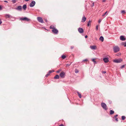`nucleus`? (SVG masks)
Instances as JSON below:
<instances>
[{"mask_svg": "<svg viewBox=\"0 0 126 126\" xmlns=\"http://www.w3.org/2000/svg\"><path fill=\"white\" fill-rule=\"evenodd\" d=\"M121 13H125V11L124 10H122L121 11Z\"/></svg>", "mask_w": 126, "mask_h": 126, "instance_id": "obj_32", "label": "nucleus"}, {"mask_svg": "<svg viewBox=\"0 0 126 126\" xmlns=\"http://www.w3.org/2000/svg\"><path fill=\"white\" fill-rule=\"evenodd\" d=\"M74 47L73 46H72L71 47V49H73Z\"/></svg>", "mask_w": 126, "mask_h": 126, "instance_id": "obj_39", "label": "nucleus"}, {"mask_svg": "<svg viewBox=\"0 0 126 126\" xmlns=\"http://www.w3.org/2000/svg\"><path fill=\"white\" fill-rule=\"evenodd\" d=\"M60 126H63V124H61Z\"/></svg>", "mask_w": 126, "mask_h": 126, "instance_id": "obj_46", "label": "nucleus"}, {"mask_svg": "<svg viewBox=\"0 0 126 126\" xmlns=\"http://www.w3.org/2000/svg\"><path fill=\"white\" fill-rule=\"evenodd\" d=\"M5 16L6 18H9L10 17H11V18H13V17L12 16L8 14H5Z\"/></svg>", "mask_w": 126, "mask_h": 126, "instance_id": "obj_9", "label": "nucleus"}, {"mask_svg": "<svg viewBox=\"0 0 126 126\" xmlns=\"http://www.w3.org/2000/svg\"><path fill=\"white\" fill-rule=\"evenodd\" d=\"M92 61H93L94 62H95V61L94 59H92Z\"/></svg>", "mask_w": 126, "mask_h": 126, "instance_id": "obj_35", "label": "nucleus"}, {"mask_svg": "<svg viewBox=\"0 0 126 126\" xmlns=\"http://www.w3.org/2000/svg\"><path fill=\"white\" fill-rule=\"evenodd\" d=\"M122 45H124V47H126V42L122 43Z\"/></svg>", "mask_w": 126, "mask_h": 126, "instance_id": "obj_23", "label": "nucleus"}, {"mask_svg": "<svg viewBox=\"0 0 126 126\" xmlns=\"http://www.w3.org/2000/svg\"><path fill=\"white\" fill-rule=\"evenodd\" d=\"M2 23V21H1V20L0 19V25Z\"/></svg>", "mask_w": 126, "mask_h": 126, "instance_id": "obj_40", "label": "nucleus"}, {"mask_svg": "<svg viewBox=\"0 0 126 126\" xmlns=\"http://www.w3.org/2000/svg\"><path fill=\"white\" fill-rule=\"evenodd\" d=\"M106 0H102V2H105V1Z\"/></svg>", "mask_w": 126, "mask_h": 126, "instance_id": "obj_47", "label": "nucleus"}, {"mask_svg": "<svg viewBox=\"0 0 126 126\" xmlns=\"http://www.w3.org/2000/svg\"><path fill=\"white\" fill-rule=\"evenodd\" d=\"M115 120L117 121V122L118 121V118H117V117H115Z\"/></svg>", "mask_w": 126, "mask_h": 126, "instance_id": "obj_36", "label": "nucleus"}, {"mask_svg": "<svg viewBox=\"0 0 126 126\" xmlns=\"http://www.w3.org/2000/svg\"><path fill=\"white\" fill-rule=\"evenodd\" d=\"M94 63H96V62L95 61V62H94Z\"/></svg>", "mask_w": 126, "mask_h": 126, "instance_id": "obj_51", "label": "nucleus"}, {"mask_svg": "<svg viewBox=\"0 0 126 126\" xmlns=\"http://www.w3.org/2000/svg\"><path fill=\"white\" fill-rule=\"evenodd\" d=\"M120 39L122 41H124L126 40V39L124 36L121 35L120 37Z\"/></svg>", "mask_w": 126, "mask_h": 126, "instance_id": "obj_10", "label": "nucleus"}, {"mask_svg": "<svg viewBox=\"0 0 126 126\" xmlns=\"http://www.w3.org/2000/svg\"><path fill=\"white\" fill-rule=\"evenodd\" d=\"M94 5V3H93V5H92V6H91V7H92Z\"/></svg>", "mask_w": 126, "mask_h": 126, "instance_id": "obj_50", "label": "nucleus"}, {"mask_svg": "<svg viewBox=\"0 0 126 126\" xmlns=\"http://www.w3.org/2000/svg\"><path fill=\"white\" fill-rule=\"evenodd\" d=\"M113 51L115 53L117 52L120 50L119 47L117 46H115L113 47Z\"/></svg>", "mask_w": 126, "mask_h": 126, "instance_id": "obj_1", "label": "nucleus"}, {"mask_svg": "<svg viewBox=\"0 0 126 126\" xmlns=\"http://www.w3.org/2000/svg\"><path fill=\"white\" fill-rule=\"evenodd\" d=\"M103 60L104 61L105 63H107L109 61L108 59L107 58H104L103 59Z\"/></svg>", "mask_w": 126, "mask_h": 126, "instance_id": "obj_12", "label": "nucleus"}, {"mask_svg": "<svg viewBox=\"0 0 126 126\" xmlns=\"http://www.w3.org/2000/svg\"><path fill=\"white\" fill-rule=\"evenodd\" d=\"M35 1L34 0H33L30 3V6L31 7H33L35 5Z\"/></svg>", "mask_w": 126, "mask_h": 126, "instance_id": "obj_3", "label": "nucleus"}, {"mask_svg": "<svg viewBox=\"0 0 126 126\" xmlns=\"http://www.w3.org/2000/svg\"><path fill=\"white\" fill-rule=\"evenodd\" d=\"M101 21V20L100 19L99 20L98 22L99 23H100Z\"/></svg>", "mask_w": 126, "mask_h": 126, "instance_id": "obj_38", "label": "nucleus"}, {"mask_svg": "<svg viewBox=\"0 0 126 126\" xmlns=\"http://www.w3.org/2000/svg\"><path fill=\"white\" fill-rule=\"evenodd\" d=\"M15 9L18 11H21L22 10V6H18L17 7L15 8Z\"/></svg>", "mask_w": 126, "mask_h": 126, "instance_id": "obj_5", "label": "nucleus"}, {"mask_svg": "<svg viewBox=\"0 0 126 126\" xmlns=\"http://www.w3.org/2000/svg\"><path fill=\"white\" fill-rule=\"evenodd\" d=\"M91 21L90 20H89V21L88 22V24H87V26H89L91 25Z\"/></svg>", "mask_w": 126, "mask_h": 126, "instance_id": "obj_18", "label": "nucleus"}, {"mask_svg": "<svg viewBox=\"0 0 126 126\" xmlns=\"http://www.w3.org/2000/svg\"><path fill=\"white\" fill-rule=\"evenodd\" d=\"M125 117L124 116H122V119L123 120H125Z\"/></svg>", "mask_w": 126, "mask_h": 126, "instance_id": "obj_26", "label": "nucleus"}, {"mask_svg": "<svg viewBox=\"0 0 126 126\" xmlns=\"http://www.w3.org/2000/svg\"><path fill=\"white\" fill-rule=\"evenodd\" d=\"M65 75V73L63 71L60 74V76L62 78H64Z\"/></svg>", "mask_w": 126, "mask_h": 126, "instance_id": "obj_7", "label": "nucleus"}, {"mask_svg": "<svg viewBox=\"0 0 126 126\" xmlns=\"http://www.w3.org/2000/svg\"><path fill=\"white\" fill-rule=\"evenodd\" d=\"M71 63H68V64H66V66H70L71 65Z\"/></svg>", "mask_w": 126, "mask_h": 126, "instance_id": "obj_31", "label": "nucleus"}, {"mask_svg": "<svg viewBox=\"0 0 126 126\" xmlns=\"http://www.w3.org/2000/svg\"><path fill=\"white\" fill-rule=\"evenodd\" d=\"M61 57L63 59H64L66 58V56L64 55H63Z\"/></svg>", "mask_w": 126, "mask_h": 126, "instance_id": "obj_25", "label": "nucleus"}, {"mask_svg": "<svg viewBox=\"0 0 126 126\" xmlns=\"http://www.w3.org/2000/svg\"><path fill=\"white\" fill-rule=\"evenodd\" d=\"M122 61V60L121 59H115L113 60V62L115 63H120Z\"/></svg>", "mask_w": 126, "mask_h": 126, "instance_id": "obj_4", "label": "nucleus"}, {"mask_svg": "<svg viewBox=\"0 0 126 126\" xmlns=\"http://www.w3.org/2000/svg\"><path fill=\"white\" fill-rule=\"evenodd\" d=\"M98 25H97L96 26V30L97 31L98 29Z\"/></svg>", "mask_w": 126, "mask_h": 126, "instance_id": "obj_33", "label": "nucleus"}, {"mask_svg": "<svg viewBox=\"0 0 126 126\" xmlns=\"http://www.w3.org/2000/svg\"><path fill=\"white\" fill-rule=\"evenodd\" d=\"M125 66V65H123L122 66H121V68L122 69Z\"/></svg>", "mask_w": 126, "mask_h": 126, "instance_id": "obj_34", "label": "nucleus"}, {"mask_svg": "<svg viewBox=\"0 0 126 126\" xmlns=\"http://www.w3.org/2000/svg\"><path fill=\"white\" fill-rule=\"evenodd\" d=\"M59 76L58 75H56L54 77V79H59Z\"/></svg>", "mask_w": 126, "mask_h": 126, "instance_id": "obj_20", "label": "nucleus"}, {"mask_svg": "<svg viewBox=\"0 0 126 126\" xmlns=\"http://www.w3.org/2000/svg\"><path fill=\"white\" fill-rule=\"evenodd\" d=\"M49 75V74H48V73L46 75V77H47Z\"/></svg>", "mask_w": 126, "mask_h": 126, "instance_id": "obj_37", "label": "nucleus"}, {"mask_svg": "<svg viewBox=\"0 0 126 126\" xmlns=\"http://www.w3.org/2000/svg\"><path fill=\"white\" fill-rule=\"evenodd\" d=\"M90 48L91 49L93 50H95L96 48V47L95 46H90Z\"/></svg>", "mask_w": 126, "mask_h": 126, "instance_id": "obj_13", "label": "nucleus"}, {"mask_svg": "<svg viewBox=\"0 0 126 126\" xmlns=\"http://www.w3.org/2000/svg\"><path fill=\"white\" fill-rule=\"evenodd\" d=\"M77 93L79 96V97L80 98L81 97V94L80 93L78 92H77Z\"/></svg>", "mask_w": 126, "mask_h": 126, "instance_id": "obj_21", "label": "nucleus"}, {"mask_svg": "<svg viewBox=\"0 0 126 126\" xmlns=\"http://www.w3.org/2000/svg\"><path fill=\"white\" fill-rule=\"evenodd\" d=\"M50 29H55V27L53 26L52 25L50 26Z\"/></svg>", "mask_w": 126, "mask_h": 126, "instance_id": "obj_19", "label": "nucleus"}, {"mask_svg": "<svg viewBox=\"0 0 126 126\" xmlns=\"http://www.w3.org/2000/svg\"><path fill=\"white\" fill-rule=\"evenodd\" d=\"M114 113V111L112 110H110V114H113Z\"/></svg>", "mask_w": 126, "mask_h": 126, "instance_id": "obj_22", "label": "nucleus"}, {"mask_svg": "<svg viewBox=\"0 0 126 126\" xmlns=\"http://www.w3.org/2000/svg\"><path fill=\"white\" fill-rule=\"evenodd\" d=\"M2 9V7L1 6H0V10H1Z\"/></svg>", "mask_w": 126, "mask_h": 126, "instance_id": "obj_43", "label": "nucleus"}, {"mask_svg": "<svg viewBox=\"0 0 126 126\" xmlns=\"http://www.w3.org/2000/svg\"><path fill=\"white\" fill-rule=\"evenodd\" d=\"M37 19L39 22L41 23H43L44 22L42 18L40 17H38Z\"/></svg>", "mask_w": 126, "mask_h": 126, "instance_id": "obj_6", "label": "nucleus"}, {"mask_svg": "<svg viewBox=\"0 0 126 126\" xmlns=\"http://www.w3.org/2000/svg\"><path fill=\"white\" fill-rule=\"evenodd\" d=\"M102 72L103 73H106V71H103Z\"/></svg>", "mask_w": 126, "mask_h": 126, "instance_id": "obj_42", "label": "nucleus"}, {"mask_svg": "<svg viewBox=\"0 0 126 126\" xmlns=\"http://www.w3.org/2000/svg\"><path fill=\"white\" fill-rule=\"evenodd\" d=\"M78 31L80 33H82L83 32V31L82 29L80 28H79L78 29Z\"/></svg>", "mask_w": 126, "mask_h": 126, "instance_id": "obj_11", "label": "nucleus"}, {"mask_svg": "<svg viewBox=\"0 0 126 126\" xmlns=\"http://www.w3.org/2000/svg\"><path fill=\"white\" fill-rule=\"evenodd\" d=\"M4 2H7V3H8V1H7L6 0H5V1H4Z\"/></svg>", "mask_w": 126, "mask_h": 126, "instance_id": "obj_44", "label": "nucleus"}, {"mask_svg": "<svg viewBox=\"0 0 126 126\" xmlns=\"http://www.w3.org/2000/svg\"><path fill=\"white\" fill-rule=\"evenodd\" d=\"M86 17H85L84 16L82 18V20H81V22H85L86 20Z\"/></svg>", "mask_w": 126, "mask_h": 126, "instance_id": "obj_14", "label": "nucleus"}, {"mask_svg": "<svg viewBox=\"0 0 126 126\" xmlns=\"http://www.w3.org/2000/svg\"><path fill=\"white\" fill-rule=\"evenodd\" d=\"M75 73H78L79 71L77 69H76L75 70Z\"/></svg>", "mask_w": 126, "mask_h": 126, "instance_id": "obj_30", "label": "nucleus"}, {"mask_svg": "<svg viewBox=\"0 0 126 126\" xmlns=\"http://www.w3.org/2000/svg\"><path fill=\"white\" fill-rule=\"evenodd\" d=\"M101 106L103 108L106 110H107V106L106 104L102 102L101 103Z\"/></svg>", "mask_w": 126, "mask_h": 126, "instance_id": "obj_2", "label": "nucleus"}, {"mask_svg": "<svg viewBox=\"0 0 126 126\" xmlns=\"http://www.w3.org/2000/svg\"><path fill=\"white\" fill-rule=\"evenodd\" d=\"M54 71L53 70H52V71H51V70H49L48 72V74H50V73H52V72H53Z\"/></svg>", "mask_w": 126, "mask_h": 126, "instance_id": "obj_29", "label": "nucleus"}, {"mask_svg": "<svg viewBox=\"0 0 126 126\" xmlns=\"http://www.w3.org/2000/svg\"><path fill=\"white\" fill-rule=\"evenodd\" d=\"M88 61V60L87 59H85L82 62V63H84V61Z\"/></svg>", "mask_w": 126, "mask_h": 126, "instance_id": "obj_24", "label": "nucleus"}, {"mask_svg": "<svg viewBox=\"0 0 126 126\" xmlns=\"http://www.w3.org/2000/svg\"><path fill=\"white\" fill-rule=\"evenodd\" d=\"M12 2L13 3H15L16 2V0H12Z\"/></svg>", "mask_w": 126, "mask_h": 126, "instance_id": "obj_28", "label": "nucleus"}, {"mask_svg": "<svg viewBox=\"0 0 126 126\" xmlns=\"http://www.w3.org/2000/svg\"><path fill=\"white\" fill-rule=\"evenodd\" d=\"M61 71V70H58L57 71V73H59V72H60V71Z\"/></svg>", "mask_w": 126, "mask_h": 126, "instance_id": "obj_41", "label": "nucleus"}, {"mask_svg": "<svg viewBox=\"0 0 126 126\" xmlns=\"http://www.w3.org/2000/svg\"><path fill=\"white\" fill-rule=\"evenodd\" d=\"M87 37V35H86L85 36V38H86Z\"/></svg>", "mask_w": 126, "mask_h": 126, "instance_id": "obj_48", "label": "nucleus"}, {"mask_svg": "<svg viewBox=\"0 0 126 126\" xmlns=\"http://www.w3.org/2000/svg\"><path fill=\"white\" fill-rule=\"evenodd\" d=\"M118 115H117H117H116L115 116V117H117L118 116Z\"/></svg>", "mask_w": 126, "mask_h": 126, "instance_id": "obj_45", "label": "nucleus"}, {"mask_svg": "<svg viewBox=\"0 0 126 126\" xmlns=\"http://www.w3.org/2000/svg\"><path fill=\"white\" fill-rule=\"evenodd\" d=\"M104 38L102 36H101L99 38V40H101L102 42H103L104 41Z\"/></svg>", "mask_w": 126, "mask_h": 126, "instance_id": "obj_17", "label": "nucleus"}, {"mask_svg": "<svg viewBox=\"0 0 126 126\" xmlns=\"http://www.w3.org/2000/svg\"><path fill=\"white\" fill-rule=\"evenodd\" d=\"M27 5L26 4H24L23 5L22 8L24 10H25L27 8Z\"/></svg>", "mask_w": 126, "mask_h": 126, "instance_id": "obj_16", "label": "nucleus"}, {"mask_svg": "<svg viewBox=\"0 0 126 126\" xmlns=\"http://www.w3.org/2000/svg\"><path fill=\"white\" fill-rule=\"evenodd\" d=\"M107 11H106V12H105V13H104V14H103L102 15V16L103 17L107 13Z\"/></svg>", "mask_w": 126, "mask_h": 126, "instance_id": "obj_27", "label": "nucleus"}, {"mask_svg": "<svg viewBox=\"0 0 126 126\" xmlns=\"http://www.w3.org/2000/svg\"><path fill=\"white\" fill-rule=\"evenodd\" d=\"M52 31L54 33L56 34H57L58 33V30L56 28L54 29H53Z\"/></svg>", "mask_w": 126, "mask_h": 126, "instance_id": "obj_8", "label": "nucleus"}, {"mask_svg": "<svg viewBox=\"0 0 126 126\" xmlns=\"http://www.w3.org/2000/svg\"><path fill=\"white\" fill-rule=\"evenodd\" d=\"M21 19L23 20H26L28 21H29L30 20V19L26 17L21 18Z\"/></svg>", "mask_w": 126, "mask_h": 126, "instance_id": "obj_15", "label": "nucleus"}, {"mask_svg": "<svg viewBox=\"0 0 126 126\" xmlns=\"http://www.w3.org/2000/svg\"><path fill=\"white\" fill-rule=\"evenodd\" d=\"M24 0L26 1H28L30 0Z\"/></svg>", "mask_w": 126, "mask_h": 126, "instance_id": "obj_49", "label": "nucleus"}, {"mask_svg": "<svg viewBox=\"0 0 126 126\" xmlns=\"http://www.w3.org/2000/svg\"><path fill=\"white\" fill-rule=\"evenodd\" d=\"M46 22H47V20H46Z\"/></svg>", "mask_w": 126, "mask_h": 126, "instance_id": "obj_52", "label": "nucleus"}]
</instances>
